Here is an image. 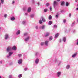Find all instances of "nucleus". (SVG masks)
<instances>
[{
	"mask_svg": "<svg viewBox=\"0 0 78 78\" xmlns=\"http://www.w3.org/2000/svg\"><path fill=\"white\" fill-rule=\"evenodd\" d=\"M58 61H59V60L58 59H55V63H57V64L58 66H60V65H61V61H60L58 62Z\"/></svg>",
	"mask_w": 78,
	"mask_h": 78,
	"instance_id": "f257e3e1",
	"label": "nucleus"
},
{
	"mask_svg": "<svg viewBox=\"0 0 78 78\" xmlns=\"http://www.w3.org/2000/svg\"><path fill=\"white\" fill-rule=\"evenodd\" d=\"M57 5H58V2L54 1L53 3V6L55 8V7Z\"/></svg>",
	"mask_w": 78,
	"mask_h": 78,
	"instance_id": "f03ea898",
	"label": "nucleus"
},
{
	"mask_svg": "<svg viewBox=\"0 0 78 78\" xmlns=\"http://www.w3.org/2000/svg\"><path fill=\"white\" fill-rule=\"evenodd\" d=\"M35 62L36 64H37L39 63V59L38 58H36L35 61Z\"/></svg>",
	"mask_w": 78,
	"mask_h": 78,
	"instance_id": "7ed1b4c3",
	"label": "nucleus"
},
{
	"mask_svg": "<svg viewBox=\"0 0 78 78\" xmlns=\"http://www.w3.org/2000/svg\"><path fill=\"white\" fill-rule=\"evenodd\" d=\"M9 38V35L8 34H6L5 35V39L6 40L8 39Z\"/></svg>",
	"mask_w": 78,
	"mask_h": 78,
	"instance_id": "20e7f679",
	"label": "nucleus"
},
{
	"mask_svg": "<svg viewBox=\"0 0 78 78\" xmlns=\"http://www.w3.org/2000/svg\"><path fill=\"white\" fill-rule=\"evenodd\" d=\"M11 50V48L10 47H9L7 48L6 51L7 52H9Z\"/></svg>",
	"mask_w": 78,
	"mask_h": 78,
	"instance_id": "39448f33",
	"label": "nucleus"
},
{
	"mask_svg": "<svg viewBox=\"0 0 78 78\" xmlns=\"http://www.w3.org/2000/svg\"><path fill=\"white\" fill-rule=\"evenodd\" d=\"M30 39V37L29 36H27L26 37L25 39V41H28L29 39Z\"/></svg>",
	"mask_w": 78,
	"mask_h": 78,
	"instance_id": "423d86ee",
	"label": "nucleus"
},
{
	"mask_svg": "<svg viewBox=\"0 0 78 78\" xmlns=\"http://www.w3.org/2000/svg\"><path fill=\"white\" fill-rule=\"evenodd\" d=\"M61 75V72H58L57 73V75L58 77H59Z\"/></svg>",
	"mask_w": 78,
	"mask_h": 78,
	"instance_id": "0eeeda50",
	"label": "nucleus"
},
{
	"mask_svg": "<svg viewBox=\"0 0 78 78\" xmlns=\"http://www.w3.org/2000/svg\"><path fill=\"white\" fill-rule=\"evenodd\" d=\"M22 62V60L21 59H20L19 60H18V64H20Z\"/></svg>",
	"mask_w": 78,
	"mask_h": 78,
	"instance_id": "6e6552de",
	"label": "nucleus"
},
{
	"mask_svg": "<svg viewBox=\"0 0 78 78\" xmlns=\"http://www.w3.org/2000/svg\"><path fill=\"white\" fill-rule=\"evenodd\" d=\"M77 55V53H75L73 55H72V58H75L76 57V56Z\"/></svg>",
	"mask_w": 78,
	"mask_h": 78,
	"instance_id": "1a4fd4ad",
	"label": "nucleus"
},
{
	"mask_svg": "<svg viewBox=\"0 0 78 78\" xmlns=\"http://www.w3.org/2000/svg\"><path fill=\"white\" fill-rule=\"evenodd\" d=\"M20 30H18L17 32L16 33V34L17 35H18V34H20Z\"/></svg>",
	"mask_w": 78,
	"mask_h": 78,
	"instance_id": "9d476101",
	"label": "nucleus"
},
{
	"mask_svg": "<svg viewBox=\"0 0 78 78\" xmlns=\"http://www.w3.org/2000/svg\"><path fill=\"white\" fill-rule=\"evenodd\" d=\"M40 28L41 29H42V30H44V29H45V26L43 25L40 27Z\"/></svg>",
	"mask_w": 78,
	"mask_h": 78,
	"instance_id": "9b49d317",
	"label": "nucleus"
},
{
	"mask_svg": "<svg viewBox=\"0 0 78 78\" xmlns=\"http://www.w3.org/2000/svg\"><path fill=\"white\" fill-rule=\"evenodd\" d=\"M13 53V52L12 51L9 52V55L11 56V55H12Z\"/></svg>",
	"mask_w": 78,
	"mask_h": 78,
	"instance_id": "f8f14e48",
	"label": "nucleus"
},
{
	"mask_svg": "<svg viewBox=\"0 0 78 78\" xmlns=\"http://www.w3.org/2000/svg\"><path fill=\"white\" fill-rule=\"evenodd\" d=\"M58 36H59V34H58V33H57L55 34V38H57Z\"/></svg>",
	"mask_w": 78,
	"mask_h": 78,
	"instance_id": "ddd939ff",
	"label": "nucleus"
},
{
	"mask_svg": "<svg viewBox=\"0 0 78 78\" xmlns=\"http://www.w3.org/2000/svg\"><path fill=\"white\" fill-rule=\"evenodd\" d=\"M48 41H46L45 42V45H46V46H47L48 45V43L49 42Z\"/></svg>",
	"mask_w": 78,
	"mask_h": 78,
	"instance_id": "4468645a",
	"label": "nucleus"
},
{
	"mask_svg": "<svg viewBox=\"0 0 78 78\" xmlns=\"http://www.w3.org/2000/svg\"><path fill=\"white\" fill-rule=\"evenodd\" d=\"M50 35V33H46V34L45 35V37H47V36H48Z\"/></svg>",
	"mask_w": 78,
	"mask_h": 78,
	"instance_id": "2eb2a0df",
	"label": "nucleus"
},
{
	"mask_svg": "<svg viewBox=\"0 0 78 78\" xmlns=\"http://www.w3.org/2000/svg\"><path fill=\"white\" fill-rule=\"evenodd\" d=\"M12 49L13 50H17V48H16V46H14L12 47Z\"/></svg>",
	"mask_w": 78,
	"mask_h": 78,
	"instance_id": "dca6fc26",
	"label": "nucleus"
},
{
	"mask_svg": "<svg viewBox=\"0 0 78 78\" xmlns=\"http://www.w3.org/2000/svg\"><path fill=\"white\" fill-rule=\"evenodd\" d=\"M52 23H53V22H52V21H49L48 22V24L49 25H51Z\"/></svg>",
	"mask_w": 78,
	"mask_h": 78,
	"instance_id": "f3484780",
	"label": "nucleus"
},
{
	"mask_svg": "<svg viewBox=\"0 0 78 78\" xmlns=\"http://www.w3.org/2000/svg\"><path fill=\"white\" fill-rule=\"evenodd\" d=\"M27 12H31V8L29 7L28 8Z\"/></svg>",
	"mask_w": 78,
	"mask_h": 78,
	"instance_id": "a211bd4d",
	"label": "nucleus"
},
{
	"mask_svg": "<svg viewBox=\"0 0 78 78\" xmlns=\"http://www.w3.org/2000/svg\"><path fill=\"white\" fill-rule=\"evenodd\" d=\"M75 22H74L72 23L71 27H73L74 26H75Z\"/></svg>",
	"mask_w": 78,
	"mask_h": 78,
	"instance_id": "6ab92c4d",
	"label": "nucleus"
},
{
	"mask_svg": "<svg viewBox=\"0 0 78 78\" xmlns=\"http://www.w3.org/2000/svg\"><path fill=\"white\" fill-rule=\"evenodd\" d=\"M52 39H53V37L52 36L49 37V41H52Z\"/></svg>",
	"mask_w": 78,
	"mask_h": 78,
	"instance_id": "aec40b11",
	"label": "nucleus"
},
{
	"mask_svg": "<svg viewBox=\"0 0 78 78\" xmlns=\"http://www.w3.org/2000/svg\"><path fill=\"white\" fill-rule=\"evenodd\" d=\"M70 67V65H68L66 66L67 69H69Z\"/></svg>",
	"mask_w": 78,
	"mask_h": 78,
	"instance_id": "412c9836",
	"label": "nucleus"
},
{
	"mask_svg": "<svg viewBox=\"0 0 78 78\" xmlns=\"http://www.w3.org/2000/svg\"><path fill=\"white\" fill-rule=\"evenodd\" d=\"M51 19H52V16L51 15H50L49 16L48 19L49 20H51Z\"/></svg>",
	"mask_w": 78,
	"mask_h": 78,
	"instance_id": "4be33fe9",
	"label": "nucleus"
},
{
	"mask_svg": "<svg viewBox=\"0 0 78 78\" xmlns=\"http://www.w3.org/2000/svg\"><path fill=\"white\" fill-rule=\"evenodd\" d=\"M63 41L64 42H65L66 41V38L65 37H63Z\"/></svg>",
	"mask_w": 78,
	"mask_h": 78,
	"instance_id": "5701e85b",
	"label": "nucleus"
},
{
	"mask_svg": "<svg viewBox=\"0 0 78 78\" xmlns=\"http://www.w3.org/2000/svg\"><path fill=\"white\" fill-rule=\"evenodd\" d=\"M18 78H22V74H20L18 75Z\"/></svg>",
	"mask_w": 78,
	"mask_h": 78,
	"instance_id": "b1692460",
	"label": "nucleus"
},
{
	"mask_svg": "<svg viewBox=\"0 0 78 78\" xmlns=\"http://www.w3.org/2000/svg\"><path fill=\"white\" fill-rule=\"evenodd\" d=\"M15 20V18H14V17H13L11 18V20L13 21V20Z\"/></svg>",
	"mask_w": 78,
	"mask_h": 78,
	"instance_id": "393cba45",
	"label": "nucleus"
},
{
	"mask_svg": "<svg viewBox=\"0 0 78 78\" xmlns=\"http://www.w3.org/2000/svg\"><path fill=\"white\" fill-rule=\"evenodd\" d=\"M42 20L43 22H45V19L44 18H42Z\"/></svg>",
	"mask_w": 78,
	"mask_h": 78,
	"instance_id": "a878e982",
	"label": "nucleus"
},
{
	"mask_svg": "<svg viewBox=\"0 0 78 78\" xmlns=\"http://www.w3.org/2000/svg\"><path fill=\"white\" fill-rule=\"evenodd\" d=\"M61 5L62 6H64V2L63 1L61 2Z\"/></svg>",
	"mask_w": 78,
	"mask_h": 78,
	"instance_id": "bb28decb",
	"label": "nucleus"
},
{
	"mask_svg": "<svg viewBox=\"0 0 78 78\" xmlns=\"http://www.w3.org/2000/svg\"><path fill=\"white\" fill-rule=\"evenodd\" d=\"M39 23L40 24H42V20H40L39 21Z\"/></svg>",
	"mask_w": 78,
	"mask_h": 78,
	"instance_id": "cd10ccee",
	"label": "nucleus"
},
{
	"mask_svg": "<svg viewBox=\"0 0 78 78\" xmlns=\"http://www.w3.org/2000/svg\"><path fill=\"white\" fill-rule=\"evenodd\" d=\"M28 35V33H24V36H26Z\"/></svg>",
	"mask_w": 78,
	"mask_h": 78,
	"instance_id": "c85d7f7f",
	"label": "nucleus"
},
{
	"mask_svg": "<svg viewBox=\"0 0 78 78\" xmlns=\"http://www.w3.org/2000/svg\"><path fill=\"white\" fill-rule=\"evenodd\" d=\"M44 44H45V43L44 42H42L41 43V45L42 46V45H44Z\"/></svg>",
	"mask_w": 78,
	"mask_h": 78,
	"instance_id": "c756f323",
	"label": "nucleus"
},
{
	"mask_svg": "<svg viewBox=\"0 0 78 78\" xmlns=\"http://www.w3.org/2000/svg\"><path fill=\"white\" fill-rule=\"evenodd\" d=\"M2 4H3L4 3V0H1Z\"/></svg>",
	"mask_w": 78,
	"mask_h": 78,
	"instance_id": "7c9ffc66",
	"label": "nucleus"
},
{
	"mask_svg": "<svg viewBox=\"0 0 78 78\" xmlns=\"http://www.w3.org/2000/svg\"><path fill=\"white\" fill-rule=\"evenodd\" d=\"M69 3H68V2H66V6H69Z\"/></svg>",
	"mask_w": 78,
	"mask_h": 78,
	"instance_id": "2f4dec72",
	"label": "nucleus"
},
{
	"mask_svg": "<svg viewBox=\"0 0 78 78\" xmlns=\"http://www.w3.org/2000/svg\"><path fill=\"white\" fill-rule=\"evenodd\" d=\"M22 23L23 25H25L26 24V22L24 21L22 22Z\"/></svg>",
	"mask_w": 78,
	"mask_h": 78,
	"instance_id": "473e14b6",
	"label": "nucleus"
},
{
	"mask_svg": "<svg viewBox=\"0 0 78 78\" xmlns=\"http://www.w3.org/2000/svg\"><path fill=\"white\" fill-rule=\"evenodd\" d=\"M34 14H32L30 16L31 17V18H33V17H34Z\"/></svg>",
	"mask_w": 78,
	"mask_h": 78,
	"instance_id": "72a5a7b5",
	"label": "nucleus"
},
{
	"mask_svg": "<svg viewBox=\"0 0 78 78\" xmlns=\"http://www.w3.org/2000/svg\"><path fill=\"white\" fill-rule=\"evenodd\" d=\"M11 55H7V58H11Z\"/></svg>",
	"mask_w": 78,
	"mask_h": 78,
	"instance_id": "f704fd0d",
	"label": "nucleus"
},
{
	"mask_svg": "<svg viewBox=\"0 0 78 78\" xmlns=\"http://www.w3.org/2000/svg\"><path fill=\"white\" fill-rule=\"evenodd\" d=\"M39 55V53L38 52H36L35 54V56H37L38 55Z\"/></svg>",
	"mask_w": 78,
	"mask_h": 78,
	"instance_id": "c9c22d12",
	"label": "nucleus"
},
{
	"mask_svg": "<svg viewBox=\"0 0 78 78\" xmlns=\"http://www.w3.org/2000/svg\"><path fill=\"white\" fill-rule=\"evenodd\" d=\"M4 17H5V18H6L7 17V14H5L4 15Z\"/></svg>",
	"mask_w": 78,
	"mask_h": 78,
	"instance_id": "e433bc0d",
	"label": "nucleus"
},
{
	"mask_svg": "<svg viewBox=\"0 0 78 78\" xmlns=\"http://www.w3.org/2000/svg\"><path fill=\"white\" fill-rule=\"evenodd\" d=\"M18 56L20 58L21 57V56H22V54H18Z\"/></svg>",
	"mask_w": 78,
	"mask_h": 78,
	"instance_id": "4c0bfd02",
	"label": "nucleus"
},
{
	"mask_svg": "<svg viewBox=\"0 0 78 78\" xmlns=\"http://www.w3.org/2000/svg\"><path fill=\"white\" fill-rule=\"evenodd\" d=\"M48 10L47 9H45L44 10V12H47V11Z\"/></svg>",
	"mask_w": 78,
	"mask_h": 78,
	"instance_id": "58836bf2",
	"label": "nucleus"
},
{
	"mask_svg": "<svg viewBox=\"0 0 78 78\" xmlns=\"http://www.w3.org/2000/svg\"><path fill=\"white\" fill-rule=\"evenodd\" d=\"M58 26L57 25H55L53 27L54 28H57Z\"/></svg>",
	"mask_w": 78,
	"mask_h": 78,
	"instance_id": "ea45409f",
	"label": "nucleus"
},
{
	"mask_svg": "<svg viewBox=\"0 0 78 78\" xmlns=\"http://www.w3.org/2000/svg\"><path fill=\"white\" fill-rule=\"evenodd\" d=\"M76 45H78V39H77V40H76Z\"/></svg>",
	"mask_w": 78,
	"mask_h": 78,
	"instance_id": "a19ab883",
	"label": "nucleus"
},
{
	"mask_svg": "<svg viewBox=\"0 0 78 78\" xmlns=\"http://www.w3.org/2000/svg\"><path fill=\"white\" fill-rule=\"evenodd\" d=\"M12 76L11 75H10L9 76V78H12Z\"/></svg>",
	"mask_w": 78,
	"mask_h": 78,
	"instance_id": "79ce46f5",
	"label": "nucleus"
},
{
	"mask_svg": "<svg viewBox=\"0 0 78 78\" xmlns=\"http://www.w3.org/2000/svg\"><path fill=\"white\" fill-rule=\"evenodd\" d=\"M73 33H76V30H73Z\"/></svg>",
	"mask_w": 78,
	"mask_h": 78,
	"instance_id": "37998d69",
	"label": "nucleus"
},
{
	"mask_svg": "<svg viewBox=\"0 0 78 78\" xmlns=\"http://www.w3.org/2000/svg\"><path fill=\"white\" fill-rule=\"evenodd\" d=\"M49 3H47L46 4V6H49Z\"/></svg>",
	"mask_w": 78,
	"mask_h": 78,
	"instance_id": "c03bdc74",
	"label": "nucleus"
},
{
	"mask_svg": "<svg viewBox=\"0 0 78 78\" xmlns=\"http://www.w3.org/2000/svg\"><path fill=\"white\" fill-rule=\"evenodd\" d=\"M28 70V68H26L25 69H24V70L25 71H27V70Z\"/></svg>",
	"mask_w": 78,
	"mask_h": 78,
	"instance_id": "a18cd8bd",
	"label": "nucleus"
},
{
	"mask_svg": "<svg viewBox=\"0 0 78 78\" xmlns=\"http://www.w3.org/2000/svg\"><path fill=\"white\" fill-rule=\"evenodd\" d=\"M35 28L36 30H37L38 29V26H36L35 27Z\"/></svg>",
	"mask_w": 78,
	"mask_h": 78,
	"instance_id": "49530a36",
	"label": "nucleus"
},
{
	"mask_svg": "<svg viewBox=\"0 0 78 78\" xmlns=\"http://www.w3.org/2000/svg\"><path fill=\"white\" fill-rule=\"evenodd\" d=\"M71 16H72V14L71 13H69V17H71Z\"/></svg>",
	"mask_w": 78,
	"mask_h": 78,
	"instance_id": "de8ad7c7",
	"label": "nucleus"
},
{
	"mask_svg": "<svg viewBox=\"0 0 78 78\" xmlns=\"http://www.w3.org/2000/svg\"><path fill=\"white\" fill-rule=\"evenodd\" d=\"M63 23H65L66 22V20H63Z\"/></svg>",
	"mask_w": 78,
	"mask_h": 78,
	"instance_id": "09e8293b",
	"label": "nucleus"
},
{
	"mask_svg": "<svg viewBox=\"0 0 78 78\" xmlns=\"http://www.w3.org/2000/svg\"><path fill=\"white\" fill-rule=\"evenodd\" d=\"M9 66H11V65H12V63H10L9 64Z\"/></svg>",
	"mask_w": 78,
	"mask_h": 78,
	"instance_id": "8fccbe9b",
	"label": "nucleus"
},
{
	"mask_svg": "<svg viewBox=\"0 0 78 78\" xmlns=\"http://www.w3.org/2000/svg\"><path fill=\"white\" fill-rule=\"evenodd\" d=\"M38 5V6H39V5H40V3L39 2H38L37 3Z\"/></svg>",
	"mask_w": 78,
	"mask_h": 78,
	"instance_id": "3c124183",
	"label": "nucleus"
},
{
	"mask_svg": "<svg viewBox=\"0 0 78 78\" xmlns=\"http://www.w3.org/2000/svg\"><path fill=\"white\" fill-rule=\"evenodd\" d=\"M50 10L52 11V9L51 8V7H50Z\"/></svg>",
	"mask_w": 78,
	"mask_h": 78,
	"instance_id": "603ef678",
	"label": "nucleus"
},
{
	"mask_svg": "<svg viewBox=\"0 0 78 78\" xmlns=\"http://www.w3.org/2000/svg\"><path fill=\"white\" fill-rule=\"evenodd\" d=\"M15 3V2H14V1H12V4H14V3Z\"/></svg>",
	"mask_w": 78,
	"mask_h": 78,
	"instance_id": "864d4df0",
	"label": "nucleus"
},
{
	"mask_svg": "<svg viewBox=\"0 0 78 78\" xmlns=\"http://www.w3.org/2000/svg\"><path fill=\"white\" fill-rule=\"evenodd\" d=\"M56 17L57 18H58V15H56Z\"/></svg>",
	"mask_w": 78,
	"mask_h": 78,
	"instance_id": "5fc2aeb1",
	"label": "nucleus"
},
{
	"mask_svg": "<svg viewBox=\"0 0 78 78\" xmlns=\"http://www.w3.org/2000/svg\"><path fill=\"white\" fill-rule=\"evenodd\" d=\"M25 15H26V16H27V15H28V13H25Z\"/></svg>",
	"mask_w": 78,
	"mask_h": 78,
	"instance_id": "6e6d98bb",
	"label": "nucleus"
},
{
	"mask_svg": "<svg viewBox=\"0 0 78 78\" xmlns=\"http://www.w3.org/2000/svg\"><path fill=\"white\" fill-rule=\"evenodd\" d=\"M2 61H0V64H2Z\"/></svg>",
	"mask_w": 78,
	"mask_h": 78,
	"instance_id": "4d7b16f0",
	"label": "nucleus"
},
{
	"mask_svg": "<svg viewBox=\"0 0 78 78\" xmlns=\"http://www.w3.org/2000/svg\"><path fill=\"white\" fill-rule=\"evenodd\" d=\"M75 1L76 2H78V0H76Z\"/></svg>",
	"mask_w": 78,
	"mask_h": 78,
	"instance_id": "13d9d810",
	"label": "nucleus"
},
{
	"mask_svg": "<svg viewBox=\"0 0 78 78\" xmlns=\"http://www.w3.org/2000/svg\"><path fill=\"white\" fill-rule=\"evenodd\" d=\"M1 2H0V7H1Z\"/></svg>",
	"mask_w": 78,
	"mask_h": 78,
	"instance_id": "bf43d9fd",
	"label": "nucleus"
},
{
	"mask_svg": "<svg viewBox=\"0 0 78 78\" xmlns=\"http://www.w3.org/2000/svg\"><path fill=\"white\" fill-rule=\"evenodd\" d=\"M76 10H78V8H76Z\"/></svg>",
	"mask_w": 78,
	"mask_h": 78,
	"instance_id": "052dcab7",
	"label": "nucleus"
},
{
	"mask_svg": "<svg viewBox=\"0 0 78 78\" xmlns=\"http://www.w3.org/2000/svg\"><path fill=\"white\" fill-rule=\"evenodd\" d=\"M23 10L24 11H25V9H23Z\"/></svg>",
	"mask_w": 78,
	"mask_h": 78,
	"instance_id": "680f3d73",
	"label": "nucleus"
},
{
	"mask_svg": "<svg viewBox=\"0 0 78 78\" xmlns=\"http://www.w3.org/2000/svg\"><path fill=\"white\" fill-rule=\"evenodd\" d=\"M58 2H59L60 1V0H57Z\"/></svg>",
	"mask_w": 78,
	"mask_h": 78,
	"instance_id": "e2e57ef3",
	"label": "nucleus"
},
{
	"mask_svg": "<svg viewBox=\"0 0 78 78\" xmlns=\"http://www.w3.org/2000/svg\"><path fill=\"white\" fill-rule=\"evenodd\" d=\"M60 42H61V40H60Z\"/></svg>",
	"mask_w": 78,
	"mask_h": 78,
	"instance_id": "0e129e2a",
	"label": "nucleus"
},
{
	"mask_svg": "<svg viewBox=\"0 0 78 78\" xmlns=\"http://www.w3.org/2000/svg\"><path fill=\"white\" fill-rule=\"evenodd\" d=\"M77 6H78V4H77Z\"/></svg>",
	"mask_w": 78,
	"mask_h": 78,
	"instance_id": "69168bd1",
	"label": "nucleus"
},
{
	"mask_svg": "<svg viewBox=\"0 0 78 78\" xmlns=\"http://www.w3.org/2000/svg\"><path fill=\"white\" fill-rule=\"evenodd\" d=\"M0 78H2V76H0Z\"/></svg>",
	"mask_w": 78,
	"mask_h": 78,
	"instance_id": "338daca9",
	"label": "nucleus"
},
{
	"mask_svg": "<svg viewBox=\"0 0 78 78\" xmlns=\"http://www.w3.org/2000/svg\"><path fill=\"white\" fill-rule=\"evenodd\" d=\"M41 1L42 0H40Z\"/></svg>",
	"mask_w": 78,
	"mask_h": 78,
	"instance_id": "774afa93",
	"label": "nucleus"
}]
</instances>
